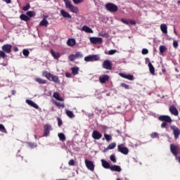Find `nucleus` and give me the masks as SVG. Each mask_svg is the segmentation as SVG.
Listing matches in <instances>:
<instances>
[{
	"instance_id": "f257e3e1",
	"label": "nucleus",
	"mask_w": 180,
	"mask_h": 180,
	"mask_svg": "<svg viewBox=\"0 0 180 180\" xmlns=\"http://www.w3.org/2000/svg\"><path fill=\"white\" fill-rule=\"evenodd\" d=\"M44 77H46L49 81H51L52 82H55V84H60V79L58 78V76L53 75V74L44 71L43 72Z\"/></svg>"
},
{
	"instance_id": "f03ea898",
	"label": "nucleus",
	"mask_w": 180,
	"mask_h": 180,
	"mask_svg": "<svg viewBox=\"0 0 180 180\" xmlns=\"http://www.w3.org/2000/svg\"><path fill=\"white\" fill-rule=\"evenodd\" d=\"M105 8L108 12L115 13L117 12L119 8L116 6V4L113 3H107L105 4Z\"/></svg>"
},
{
	"instance_id": "7ed1b4c3",
	"label": "nucleus",
	"mask_w": 180,
	"mask_h": 180,
	"mask_svg": "<svg viewBox=\"0 0 180 180\" xmlns=\"http://www.w3.org/2000/svg\"><path fill=\"white\" fill-rule=\"evenodd\" d=\"M53 130V127L50 124H46L44 126V137H49L50 136V131Z\"/></svg>"
},
{
	"instance_id": "20e7f679",
	"label": "nucleus",
	"mask_w": 180,
	"mask_h": 180,
	"mask_svg": "<svg viewBox=\"0 0 180 180\" xmlns=\"http://www.w3.org/2000/svg\"><path fill=\"white\" fill-rule=\"evenodd\" d=\"M99 60H101V58H99V56L98 55L88 56L84 58V61H86L87 63L99 61Z\"/></svg>"
},
{
	"instance_id": "39448f33",
	"label": "nucleus",
	"mask_w": 180,
	"mask_h": 180,
	"mask_svg": "<svg viewBox=\"0 0 180 180\" xmlns=\"http://www.w3.org/2000/svg\"><path fill=\"white\" fill-rule=\"evenodd\" d=\"M170 151L174 157H176L178 155V153L180 151V148L178 146L172 143L170 145Z\"/></svg>"
},
{
	"instance_id": "423d86ee",
	"label": "nucleus",
	"mask_w": 180,
	"mask_h": 180,
	"mask_svg": "<svg viewBox=\"0 0 180 180\" xmlns=\"http://www.w3.org/2000/svg\"><path fill=\"white\" fill-rule=\"evenodd\" d=\"M170 128L173 131V134L174 136L175 140H178V139H179V136H180V129H179V128H178V127H176L175 125L171 126Z\"/></svg>"
},
{
	"instance_id": "0eeeda50",
	"label": "nucleus",
	"mask_w": 180,
	"mask_h": 180,
	"mask_svg": "<svg viewBox=\"0 0 180 180\" xmlns=\"http://www.w3.org/2000/svg\"><path fill=\"white\" fill-rule=\"evenodd\" d=\"M117 150L119 153L124 154V155H127V154H129V148L125 147L123 144L118 145Z\"/></svg>"
},
{
	"instance_id": "6e6552de",
	"label": "nucleus",
	"mask_w": 180,
	"mask_h": 180,
	"mask_svg": "<svg viewBox=\"0 0 180 180\" xmlns=\"http://www.w3.org/2000/svg\"><path fill=\"white\" fill-rule=\"evenodd\" d=\"M89 40L91 44H101L103 41L102 38L96 37H91L89 38Z\"/></svg>"
},
{
	"instance_id": "1a4fd4ad",
	"label": "nucleus",
	"mask_w": 180,
	"mask_h": 180,
	"mask_svg": "<svg viewBox=\"0 0 180 180\" xmlns=\"http://www.w3.org/2000/svg\"><path fill=\"white\" fill-rule=\"evenodd\" d=\"M84 162H85V165H86V168L88 169H89V171H91L92 172H94V171H95V165H94V162L86 159L84 160Z\"/></svg>"
},
{
	"instance_id": "9d476101",
	"label": "nucleus",
	"mask_w": 180,
	"mask_h": 180,
	"mask_svg": "<svg viewBox=\"0 0 180 180\" xmlns=\"http://www.w3.org/2000/svg\"><path fill=\"white\" fill-rule=\"evenodd\" d=\"M4 53H6L7 54H10V53H12V45L11 44H4L1 47Z\"/></svg>"
},
{
	"instance_id": "9b49d317",
	"label": "nucleus",
	"mask_w": 180,
	"mask_h": 180,
	"mask_svg": "<svg viewBox=\"0 0 180 180\" xmlns=\"http://www.w3.org/2000/svg\"><path fill=\"white\" fill-rule=\"evenodd\" d=\"M159 120H160V122H165L166 123H171V122H172L171 117L168 115H160L159 117Z\"/></svg>"
},
{
	"instance_id": "f8f14e48",
	"label": "nucleus",
	"mask_w": 180,
	"mask_h": 180,
	"mask_svg": "<svg viewBox=\"0 0 180 180\" xmlns=\"http://www.w3.org/2000/svg\"><path fill=\"white\" fill-rule=\"evenodd\" d=\"M120 77H122V78H124L125 79H129V81H134V76L133 75L120 73Z\"/></svg>"
},
{
	"instance_id": "ddd939ff",
	"label": "nucleus",
	"mask_w": 180,
	"mask_h": 180,
	"mask_svg": "<svg viewBox=\"0 0 180 180\" xmlns=\"http://www.w3.org/2000/svg\"><path fill=\"white\" fill-rule=\"evenodd\" d=\"M102 65L105 70H112V63L109 60H104Z\"/></svg>"
},
{
	"instance_id": "4468645a",
	"label": "nucleus",
	"mask_w": 180,
	"mask_h": 180,
	"mask_svg": "<svg viewBox=\"0 0 180 180\" xmlns=\"http://www.w3.org/2000/svg\"><path fill=\"white\" fill-rule=\"evenodd\" d=\"M92 137L94 140H99L100 139H102V134L98 131H94L92 133Z\"/></svg>"
},
{
	"instance_id": "2eb2a0df",
	"label": "nucleus",
	"mask_w": 180,
	"mask_h": 180,
	"mask_svg": "<svg viewBox=\"0 0 180 180\" xmlns=\"http://www.w3.org/2000/svg\"><path fill=\"white\" fill-rule=\"evenodd\" d=\"M110 171L115 172H122V167L119 165H111L110 167Z\"/></svg>"
},
{
	"instance_id": "dca6fc26",
	"label": "nucleus",
	"mask_w": 180,
	"mask_h": 180,
	"mask_svg": "<svg viewBox=\"0 0 180 180\" xmlns=\"http://www.w3.org/2000/svg\"><path fill=\"white\" fill-rule=\"evenodd\" d=\"M101 164H102V167H103V168H105V169H110V167L112 165H110V162H108V161L102 159L101 160Z\"/></svg>"
},
{
	"instance_id": "f3484780",
	"label": "nucleus",
	"mask_w": 180,
	"mask_h": 180,
	"mask_svg": "<svg viewBox=\"0 0 180 180\" xmlns=\"http://www.w3.org/2000/svg\"><path fill=\"white\" fill-rule=\"evenodd\" d=\"M121 22L122 23H124V25H129V24L130 23V25H136V21L133 20H127L125 18H122L121 19Z\"/></svg>"
},
{
	"instance_id": "a211bd4d",
	"label": "nucleus",
	"mask_w": 180,
	"mask_h": 180,
	"mask_svg": "<svg viewBox=\"0 0 180 180\" xmlns=\"http://www.w3.org/2000/svg\"><path fill=\"white\" fill-rule=\"evenodd\" d=\"M99 81L101 84H105L107 81H109V75H105L99 77Z\"/></svg>"
},
{
	"instance_id": "6ab92c4d",
	"label": "nucleus",
	"mask_w": 180,
	"mask_h": 180,
	"mask_svg": "<svg viewBox=\"0 0 180 180\" xmlns=\"http://www.w3.org/2000/svg\"><path fill=\"white\" fill-rule=\"evenodd\" d=\"M26 103H27V105H29L30 106L34 108V109H39V105H37V104H36L32 100H26Z\"/></svg>"
},
{
	"instance_id": "aec40b11",
	"label": "nucleus",
	"mask_w": 180,
	"mask_h": 180,
	"mask_svg": "<svg viewBox=\"0 0 180 180\" xmlns=\"http://www.w3.org/2000/svg\"><path fill=\"white\" fill-rule=\"evenodd\" d=\"M148 65L149 71H150V74H152V75H155V68H154L153 64L149 61L148 63Z\"/></svg>"
},
{
	"instance_id": "412c9836",
	"label": "nucleus",
	"mask_w": 180,
	"mask_h": 180,
	"mask_svg": "<svg viewBox=\"0 0 180 180\" xmlns=\"http://www.w3.org/2000/svg\"><path fill=\"white\" fill-rule=\"evenodd\" d=\"M51 54L55 60H58V58L60 57V53L55 52L53 49H51Z\"/></svg>"
},
{
	"instance_id": "4be33fe9",
	"label": "nucleus",
	"mask_w": 180,
	"mask_h": 180,
	"mask_svg": "<svg viewBox=\"0 0 180 180\" xmlns=\"http://www.w3.org/2000/svg\"><path fill=\"white\" fill-rule=\"evenodd\" d=\"M160 30L164 33V34H167V33H168V27H167V25L165 24H161Z\"/></svg>"
},
{
	"instance_id": "5701e85b",
	"label": "nucleus",
	"mask_w": 180,
	"mask_h": 180,
	"mask_svg": "<svg viewBox=\"0 0 180 180\" xmlns=\"http://www.w3.org/2000/svg\"><path fill=\"white\" fill-rule=\"evenodd\" d=\"M82 31L85 32L86 33H94L92 29L86 25H84L82 27Z\"/></svg>"
},
{
	"instance_id": "b1692460",
	"label": "nucleus",
	"mask_w": 180,
	"mask_h": 180,
	"mask_svg": "<svg viewBox=\"0 0 180 180\" xmlns=\"http://www.w3.org/2000/svg\"><path fill=\"white\" fill-rule=\"evenodd\" d=\"M76 41L75 39H69L67 41V44L68 46H69L70 47H74V46L76 44Z\"/></svg>"
},
{
	"instance_id": "393cba45",
	"label": "nucleus",
	"mask_w": 180,
	"mask_h": 180,
	"mask_svg": "<svg viewBox=\"0 0 180 180\" xmlns=\"http://www.w3.org/2000/svg\"><path fill=\"white\" fill-rule=\"evenodd\" d=\"M116 147V143H112L108 145V146L103 150V153H106L108 150H113Z\"/></svg>"
},
{
	"instance_id": "a878e982",
	"label": "nucleus",
	"mask_w": 180,
	"mask_h": 180,
	"mask_svg": "<svg viewBox=\"0 0 180 180\" xmlns=\"http://www.w3.org/2000/svg\"><path fill=\"white\" fill-rule=\"evenodd\" d=\"M60 14L62 15V16H63L64 18H68V19H71V15H70L68 13V12L64 11V10H61L60 11Z\"/></svg>"
},
{
	"instance_id": "bb28decb",
	"label": "nucleus",
	"mask_w": 180,
	"mask_h": 180,
	"mask_svg": "<svg viewBox=\"0 0 180 180\" xmlns=\"http://www.w3.org/2000/svg\"><path fill=\"white\" fill-rule=\"evenodd\" d=\"M20 19L21 20H24V22H29V20H30V18H29L27 15H26L25 14L20 15Z\"/></svg>"
},
{
	"instance_id": "cd10ccee",
	"label": "nucleus",
	"mask_w": 180,
	"mask_h": 180,
	"mask_svg": "<svg viewBox=\"0 0 180 180\" xmlns=\"http://www.w3.org/2000/svg\"><path fill=\"white\" fill-rule=\"evenodd\" d=\"M169 112L170 113H179L178 109H176L175 105H171L169 107Z\"/></svg>"
},
{
	"instance_id": "c85d7f7f",
	"label": "nucleus",
	"mask_w": 180,
	"mask_h": 180,
	"mask_svg": "<svg viewBox=\"0 0 180 180\" xmlns=\"http://www.w3.org/2000/svg\"><path fill=\"white\" fill-rule=\"evenodd\" d=\"M70 12H72V13H78L79 12V10L77 8V6H75L74 5L70 7Z\"/></svg>"
},
{
	"instance_id": "c756f323",
	"label": "nucleus",
	"mask_w": 180,
	"mask_h": 180,
	"mask_svg": "<svg viewBox=\"0 0 180 180\" xmlns=\"http://www.w3.org/2000/svg\"><path fill=\"white\" fill-rule=\"evenodd\" d=\"M39 26H44L45 27H47L49 26V21L46 19H43L40 22H39Z\"/></svg>"
},
{
	"instance_id": "7c9ffc66",
	"label": "nucleus",
	"mask_w": 180,
	"mask_h": 180,
	"mask_svg": "<svg viewBox=\"0 0 180 180\" xmlns=\"http://www.w3.org/2000/svg\"><path fill=\"white\" fill-rule=\"evenodd\" d=\"M63 1L65 2V7L68 9H70L73 6L70 1V0H63Z\"/></svg>"
},
{
	"instance_id": "2f4dec72",
	"label": "nucleus",
	"mask_w": 180,
	"mask_h": 180,
	"mask_svg": "<svg viewBox=\"0 0 180 180\" xmlns=\"http://www.w3.org/2000/svg\"><path fill=\"white\" fill-rule=\"evenodd\" d=\"M71 70H72V74H73V75H77L78 72L79 71V68L73 67L71 68Z\"/></svg>"
},
{
	"instance_id": "473e14b6",
	"label": "nucleus",
	"mask_w": 180,
	"mask_h": 180,
	"mask_svg": "<svg viewBox=\"0 0 180 180\" xmlns=\"http://www.w3.org/2000/svg\"><path fill=\"white\" fill-rule=\"evenodd\" d=\"M26 15L28 18H33V16H36V13L33 11H27Z\"/></svg>"
},
{
	"instance_id": "72a5a7b5",
	"label": "nucleus",
	"mask_w": 180,
	"mask_h": 180,
	"mask_svg": "<svg viewBox=\"0 0 180 180\" xmlns=\"http://www.w3.org/2000/svg\"><path fill=\"white\" fill-rule=\"evenodd\" d=\"M35 81L36 82H38V84H47V80L43 79L41 78H36Z\"/></svg>"
},
{
	"instance_id": "f704fd0d",
	"label": "nucleus",
	"mask_w": 180,
	"mask_h": 180,
	"mask_svg": "<svg viewBox=\"0 0 180 180\" xmlns=\"http://www.w3.org/2000/svg\"><path fill=\"white\" fill-rule=\"evenodd\" d=\"M58 136L59 137V139L60 140V141H65L66 138H65V135L63 133H59L58 134Z\"/></svg>"
},
{
	"instance_id": "c9c22d12",
	"label": "nucleus",
	"mask_w": 180,
	"mask_h": 180,
	"mask_svg": "<svg viewBox=\"0 0 180 180\" xmlns=\"http://www.w3.org/2000/svg\"><path fill=\"white\" fill-rule=\"evenodd\" d=\"M53 98H55V99H57V101H63V98H61L60 96V94L57 92L53 94Z\"/></svg>"
},
{
	"instance_id": "e433bc0d",
	"label": "nucleus",
	"mask_w": 180,
	"mask_h": 180,
	"mask_svg": "<svg viewBox=\"0 0 180 180\" xmlns=\"http://www.w3.org/2000/svg\"><path fill=\"white\" fill-rule=\"evenodd\" d=\"M5 53L6 52H4V51H0V58L5 59L6 58V57H8V56Z\"/></svg>"
},
{
	"instance_id": "4c0bfd02",
	"label": "nucleus",
	"mask_w": 180,
	"mask_h": 180,
	"mask_svg": "<svg viewBox=\"0 0 180 180\" xmlns=\"http://www.w3.org/2000/svg\"><path fill=\"white\" fill-rule=\"evenodd\" d=\"M166 50H167V46H160V54H162V53H165Z\"/></svg>"
},
{
	"instance_id": "58836bf2",
	"label": "nucleus",
	"mask_w": 180,
	"mask_h": 180,
	"mask_svg": "<svg viewBox=\"0 0 180 180\" xmlns=\"http://www.w3.org/2000/svg\"><path fill=\"white\" fill-rule=\"evenodd\" d=\"M22 54L25 56V57H29V54H30V52L28 49H24L22 50Z\"/></svg>"
},
{
	"instance_id": "ea45409f",
	"label": "nucleus",
	"mask_w": 180,
	"mask_h": 180,
	"mask_svg": "<svg viewBox=\"0 0 180 180\" xmlns=\"http://www.w3.org/2000/svg\"><path fill=\"white\" fill-rule=\"evenodd\" d=\"M29 9H30V4L29 3H27L25 6L22 7V11H24L25 12L29 11Z\"/></svg>"
},
{
	"instance_id": "a19ab883",
	"label": "nucleus",
	"mask_w": 180,
	"mask_h": 180,
	"mask_svg": "<svg viewBox=\"0 0 180 180\" xmlns=\"http://www.w3.org/2000/svg\"><path fill=\"white\" fill-rule=\"evenodd\" d=\"M104 137H105L106 141H110L112 140V136H110L109 134H105Z\"/></svg>"
},
{
	"instance_id": "79ce46f5",
	"label": "nucleus",
	"mask_w": 180,
	"mask_h": 180,
	"mask_svg": "<svg viewBox=\"0 0 180 180\" xmlns=\"http://www.w3.org/2000/svg\"><path fill=\"white\" fill-rule=\"evenodd\" d=\"M75 56L76 57V58H82V53L79 51L76 52Z\"/></svg>"
},
{
	"instance_id": "37998d69",
	"label": "nucleus",
	"mask_w": 180,
	"mask_h": 180,
	"mask_svg": "<svg viewBox=\"0 0 180 180\" xmlns=\"http://www.w3.org/2000/svg\"><path fill=\"white\" fill-rule=\"evenodd\" d=\"M121 86H122V88H124V89H130V86H129V84H126L125 83H121Z\"/></svg>"
},
{
	"instance_id": "c03bdc74",
	"label": "nucleus",
	"mask_w": 180,
	"mask_h": 180,
	"mask_svg": "<svg viewBox=\"0 0 180 180\" xmlns=\"http://www.w3.org/2000/svg\"><path fill=\"white\" fill-rule=\"evenodd\" d=\"M0 131H2L3 133H6V129H5V127L2 124H0Z\"/></svg>"
},
{
	"instance_id": "a18cd8bd",
	"label": "nucleus",
	"mask_w": 180,
	"mask_h": 180,
	"mask_svg": "<svg viewBox=\"0 0 180 180\" xmlns=\"http://www.w3.org/2000/svg\"><path fill=\"white\" fill-rule=\"evenodd\" d=\"M58 126L61 127L63 126V120L60 117H57Z\"/></svg>"
},
{
	"instance_id": "49530a36",
	"label": "nucleus",
	"mask_w": 180,
	"mask_h": 180,
	"mask_svg": "<svg viewBox=\"0 0 180 180\" xmlns=\"http://www.w3.org/2000/svg\"><path fill=\"white\" fill-rule=\"evenodd\" d=\"M68 58H69L70 61H74V60H75V58H77L75 57V55L72 54L68 56Z\"/></svg>"
},
{
	"instance_id": "de8ad7c7",
	"label": "nucleus",
	"mask_w": 180,
	"mask_h": 180,
	"mask_svg": "<svg viewBox=\"0 0 180 180\" xmlns=\"http://www.w3.org/2000/svg\"><path fill=\"white\" fill-rule=\"evenodd\" d=\"M110 160L112 162H116V156L115 155H111L110 157Z\"/></svg>"
},
{
	"instance_id": "09e8293b",
	"label": "nucleus",
	"mask_w": 180,
	"mask_h": 180,
	"mask_svg": "<svg viewBox=\"0 0 180 180\" xmlns=\"http://www.w3.org/2000/svg\"><path fill=\"white\" fill-rule=\"evenodd\" d=\"M116 50H115V49H112V50H110L109 51H108V55L109 56H113V54H115V53H116Z\"/></svg>"
},
{
	"instance_id": "8fccbe9b",
	"label": "nucleus",
	"mask_w": 180,
	"mask_h": 180,
	"mask_svg": "<svg viewBox=\"0 0 180 180\" xmlns=\"http://www.w3.org/2000/svg\"><path fill=\"white\" fill-rule=\"evenodd\" d=\"M100 36H102L103 37H109V34H108V33H106V32H102L100 34Z\"/></svg>"
},
{
	"instance_id": "3c124183",
	"label": "nucleus",
	"mask_w": 180,
	"mask_h": 180,
	"mask_svg": "<svg viewBox=\"0 0 180 180\" xmlns=\"http://www.w3.org/2000/svg\"><path fill=\"white\" fill-rule=\"evenodd\" d=\"M150 137L152 139H155V137H158V134L157 132H154V133L151 134Z\"/></svg>"
},
{
	"instance_id": "603ef678",
	"label": "nucleus",
	"mask_w": 180,
	"mask_h": 180,
	"mask_svg": "<svg viewBox=\"0 0 180 180\" xmlns=\"http://www.w3.org/2000/svg\"><path fill=\"white\" fill-rule=\"evenodd\" d=\"M167 126H168V124L165 122H163L161 124L162 129H166Z\"/></svg>"
},
{
	"instance_id": "864d4df0",
	"label": "nucleus",
	"mask_w": 180,
	"mask_h": 180,
	"mask_svg": "<svg viewBox=\"0 0 180 180\" xmlns=\"http://www.w3.org/2000/svg\"><path fill=\"white\" fill-rule=\"evenodd\" d=\"M67 116H68L70 119H74V117H75L74 113H67Z\"/></svg>"
},
{
	"instance_id": "5fc2aeb1",
	"label": "nucleus",
	"mask_w": 180,
	"mask_h": 180,
	"mask_svg": "<svg viewBox=\"0 0 180 180\" xmlns=\"http://www.w3.org/2000/svg\"><path fill=\"white\" fill-rule=\"evenodd\" d=\"M69 165H71V166H74L75 165V161H74V160H70L68 162Z\"/></svg>"
},
{
	"instance_id": "6e6d98bb",
	"label": "nucleus",
	"mask_w": 180,
	"mask_h": 180,
	"mask_svg": "<svg viewBox=\"0 0 180 180\" xmlns=\"http://www.w3.org/2000/svg\"><path fill=\"white\" fill-rule=\"evenodd\" d=\"M28 145L31 148H34V147H36V143H28Z\"/></svg>"
},
{
	"instance_id": "4d7b16f0",
	"label": "nucleus",
	"mask_w": 180,
	"mask_h": 180,
	"mask_svg": "<svg viewBox=\"0 0 180 180\" xmlns=\"http://www.w3.org/2000/svg\"><path fill=\"white\" fill-rule=\"evenodd\" d=\"M74 4H81L82 2H84V0H72Z\"/></svg>"
},
{
	"instance_id": "13d9d810",
	"label": "nucleus",
	"mask_w": 180,
	"mask_h": 180,
	"mask_svg": "<svg viewBox=\"0 0 180 180\" xmlns=\"http://www.w3.org/2000/svg\"><path fill=\"white\" fill-rule=\"evenodd\" d=\"M148 53V49H142V54L146 55Z\"/></svg>"
},
{
	"instance_id": "bf43d9fd",
	"label": "nucleus",
	"mask_w": 180,
	"mask_h": 180,
	"mask_svg": "<svg viewBox=\"0 0 180 180\" xmlns=\"http://www.w3.org/2000/svg\"><path fill=\"white\" fill-rule=\"evenodd\" d=\"M173 46L174 47V49H176V47H178V42L176 41H174Z\"/></svg>"
},
{
	"instance_id": "052dcab7",
	"label": "nucleus",
	"mask_w": 180,
	"mask_h": 180,
	"mask_svg": "<svg viewBox=\"0 0 180 180\" xmlns=\"http://www.w3.org/2000/svg\"><path fill=\"white\" fill-rule=\"evenodd\" d=\"M13 51H15V53L19 51V49L18 48V46H14L13 47Z\"/></svg>"
},
{
	"instance_id": "680f3d73",
	"label": "nucleus",
	"mask_w": 180,
	"mask_h": 180,
	"mask_svg": "<svg viewBox=\"0 0 180 180\" xmlns=\"http://www.w3.org/2000/svg\"><path fill=\"white\" fill-rule=\"evenodd\" d=\"M65 77H67V78H70L71 77V74L69 72L65 73Z\"/></svg>"
},
{
	"instance_id": "e2e57ef3",
	"label": "nucleus",
	"mask_w": 180,
	"mask_h": 180,
	"mask_svg": "<svg viewBox=\"0 0 180 180\" xmlns=\"http://www.w3.org/2000/svg\"><path fill=\"white\" fill-rule=\"evenodd\" d=\"M4 2H6V4H11L12 2L11 0H3Z\"/></svg>"
},
{
	"instance_id": "0e129e2a",
	"label": "nucleus",
	"mask_w": 180,
	"mask_h": 180,
	"mask_svg": "<svg viewBox=\"0 0 180 180\" xmlns=\"http://www.w3.org/2000/svg\"><path fill=\"white\" fill-rule=\"evenodd\" d=\"M175 158H176V160H177V161H179V164H180V156H176V157H175Z\"/></svg>"
},
{
	"instance_id": "69168bd1",
	"label": "nucleus",
	"mask_w": 180,
	"mask_h": 180,
	"mask_svg": "<svg viewBox=\"0 0 180 180\" xmlns=\"http://www.w3.org/2000/svg\"><path fill=\"white\" fill-rule=\"evenodd\" d=\"M11 94L12 95H16V90H12Z\"/></svg>"
},
{
	"instance_id": "338daca9",
	"label": "nucleus",
	"mask_w": 180,
	"mask_h": 180,
	"mask_svg": "<svg viewBox=\"0 0 180 180\" xmlns=\"http://www.w3.org/2000/svg\"><path fill=\"white\" fill-rule=\"evenodd\" d=\"M66 113H72V111L67 110Z\"/></svg>"
},
{
	"instance_id": "774afa93",
	"label": "nucleus",
	"mask_w": 180,
	"mask_h": 180,
	"mask_svg": "<svg viewBox=\"0 0 180 180\" xmlns=\"http://www.w3.org/2000/svg\"><path fill=\"white\" fill-rule=\"evenodd\" d=\"M60 106H61L62 108H64V104H61L60 105Z\"/></svg>"
}]
</instances>
